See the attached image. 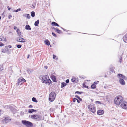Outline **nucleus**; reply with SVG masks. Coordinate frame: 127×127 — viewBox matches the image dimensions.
Here are the masks:
<instances>
[{
  "mask_svg": "<svg viewBox=\"0 0 127 127\" xmlns=\"http://www.w3.org/2000/svg\"><path fill=\"white\" fill-rule=\"evenodd\" d=\"M58 60V58H56V60Z\"/></svg>",
  "mask_w": 127,
  "mask_h": 127,
  "instance_id": "nucleus-57",
  "label": "nucleus"
},
{
  "mask_svg": "<svg viewBox=\"0 0 127 127\" xmlns=\"http://www.w3.org/2000/svg\"><path fill=\"white\" fill-rule=\"evenodd\" d=\"M121 107L125 109H127V103L126 102H123L121 104Z\"/></svg>",
  "mask_w": 127,
  "mask_h": 127,
  "instance_id": "nucleus-10",
  "label": "nucleus"
},
{
  "mask_svg": "<svg viewBox=\"0 0 127 127\" xmlns=\"http://www.w3.org/2000/svg\"><path fill=\"white\" fill-rule=\"evenodd\" d=\"M51 81L49 79H47L44 82H43L44 83H45L46 84H48V85H49L51 83Z\"/></svg>",
  "mask_w": 127,
  "mask_h": 127,
  "instance_id": "nucleus-11",
  "label": "nucleus"
},
{
  "mask_svg": "<svg viewBox=\"0 0 127 127\" xmlns=\"http://www.w3.org/2000/svg\"><path fill=\"white\" fill-rule=\"evenodd\" d=\"M120 62L121 63V59L120 60Z\"/></svg>",
  "mask_w": 127,
  "mask_h": 127,
  "instance_id": "nucleus-56",
  "label": "nucleus"
},
{
  "mask_svg": "<svg viewBox=\"0 0 127 127\" xmlns=\"http://www.w3.org/2000/svg\"><path fill=\"white\" fill-rule=\"evenodd\" d=\"M25 29L28 30H31V29L30 26L29 25H26L25 27Z\"/></svg>",
  "mask_w": 127,
  "mask_h": 127,
  "instance_id": "nucleus-20",
  "label": "nucleus"
},
{
  "mask_svg": "<svg viewBox=\"0 0 127 127\" xmlns=\"http://www.w3.org/2000/svg\"><path fill=\"white\" fill-rule=\"evenodd\" d=\"M23 17H26L27 18L29 19L31 17L29 14H24L23 15Z\"/></svg>",
  "mask_w": 127,
  "mask_h": 127,
  "instance_id": "nucleus-19",
  "label": "nucleus"
},
{
  "mask_svg": "<svg viewBox=\"0 0 127 127\" xmlns=\"http://www.w3.org/2000/svg\"><path fill=\"white\" fill-rule=\"evenodd\" d=\"M16 46L18 48H20L22 47V45L20 44L17 45Z\"/></svg>",
  "mask_w": 127,
  "mask_h": 127,
  "instance_id": "nucleus-34",
  "label": "nucleus"
},
{
  "mask_svg": "<svg viewBox=\"0 0 127 127\" xmlns=\"http://www.w3.org/2000/svg\"><path fill=\"white\" fill-rule=\"evenodd\" d=\"M32 100L33 101L36 102H38V101L34 97H33L32 98Z\"/></svg>",
  "mask_w": 127,
  "mask_h": 127,
  "instance_id": "nucleus-28",
  "label": "nucleus"
},
{
  "mask_svg": "<svg viewBox=\"0 0 127 127\" xmlns=\"http://www.w3.org/2000/svg\"><path fill=\"white\" fill-rule=\"evenodd\" d=\"M26 81V80L22 77L19 78L18 80L17 84L18 85H21L23 83Z\"/></svg>",
  "mask_w": 127,
  "mask_h": 127,
  "instance_id": "nucleus-7",
  "label": "nucleus"
},
{
  "mask_svg": "<svg viewBox=\"0 0 127 127\" xmlns=\"http://www.w3.org/2000/svg\"><path fill=\"white\" fill-rule=\"evenodd\" d=\"M9 109H10L11 110H12L13 109V107L10 105V107H9Z\"/></svg>",
  "mask_w": 127,
  "mask_h": 127,
  "instance_id": "nucleus-36",
  "label": "nucleus"
},
{
  "mask_svg": "<svg viewBox=\"0 0 127 127\" xmlns=\"http://www.w3.org/2000/svg\"><path fill=\"white\" fill-rule=\"evenodd\" d=\"M33 107V106L32 105H30L29 106V108H32Z\"/></svg>",
  "mask_w": 127,
  "mask_h": 127,
  "instance_id": "nucleus-46",
  "label": "nucleus"
},
{
  "mask_svg": "<svg viewBox=\"0 0 127 127\" xmlns=\"http://www.w3.org/2000/svg\"><path fill=\"white\" fill-rule=\"evenodd\" d=\"M16 32L17 33V35L19 37L22 36V33L18 29L16 30Z\"/></svg>",
  "mask_w": 127,
  "mask_h": 127,
  "instance_id": "nucleus-12",
  "label": "nucleus"
},
{
  "mask_svg": "<svg viewBox=\"0 0 127 127\" xmlns=\"http://www.w3.org/2000/svg\"><path fill=\"white\" fill-rule=\"evenodd\" d=\"M51 78L53 80V81L54 82H56V79L55 76L52 75L50 76Z\"/></svg>",
  "mask_w": 127,
  "mask_h": 127,
  "instance_id": "nucleus-15",
  "label": "nucleus"
},
{
  "mask_svg": "<svg viewBox=\"0 0 127 127\" xmlns=\"http://www.w3.org/2000/svg\"><path fill=\"white\" fill-rule=\"evenodd\" d=\"M21 9L20 8H19L17 10H14V11H13V12H17L19 11H21Z\"/></svg>",
  "mask_w": 127,
  "mask_h": 127,
  "instance_id": "nucleus-30",
  "label": "nucleus"
},
{
  "mask_svg": "<svg viewBox=\"0 0 127 127\" xmlns=\"http://www.w3.org/2000/svg\"><path fill=\"white\" fill-rule=\"evenodd\" d=\"M77 102L78 103H80V101L79 100H78L77 99Z\"/></svg>",
  "mask_w": 127,
  "mask_h": 127,
  "instance_id": "nucleus-52",
  "label": "nucleus"
},
{
  "mask_svg": "<svg viewBox=\"0 0 127 127\" xmlns=\"http://www.w3.org/2000/svg\"><path fill=\"white\" fill-rule=\"evenodd\" d=\"M10 107V105H8L5 106H3V107L7 109H9V107Z\"/></svg>",
  "mask_w": 127,
  "mask_h": 127,
  "instance_id": "nucleus-32",
  "label": "nucleus"
},
{
  "mask_svg": "<svg viewBox=\"0 0 127 127\" xmlns=\"http://www.w3.org/2000/svg\"><path fill=\"white\" fill-rule=\"evenodd\" d=\"M45 43L47 45H49L50 44V42L48 40H47L45 41Z\"/></svg>",
  "mask_w": 127,
  "mask_h": 127,
  "instance_id": "nucleus-24",
  "label": "nucleus"
},
{
  "mask_svg": "<svg viewBox=\"0 0 127 127\" xmlns=\"http://www.w3.org/2000/svg\"><path fill=\"white\" fill-rule=\"evenodd\" d=\"M77 99L76 98H74L73 99V102H75L76 100H77Z\"/></svg>",
  "mask_w": 127,
  "mask_h": 127,
  "instance_id": "nucleus-42",
  "label": "nucleus"
},
{
  "mask_svg": "<svg viewBox=\"0 0 127 127\" xmlns=\"http://www.w3.org/2000/svg\"><path fill=\"white\" fill-rule=\"evenodd\" d=\"M71 81L72 82L74 83H77L78 82V80H77V78L74 77H72L71 79Z\"/></svg>",
  "mask_w": 127,
  "mask_h": 127,
  "instance_id": "nucleus-13",
  "label": "nucleus"
},
{
  "mask_svg": "<svg viewBox=\"0 0 127 127\" xmlns=\"http://www.w3.org/2000/svg\"><path fill=\"white\" fill-rule=\"evenodd\" d=\"M54 28H54L53 27V28H52V29H54Z\"/></svg>",
  "mask_w": 127,
  "mask_h": 127,
  "instance_id": "nucleus-59",
  "label": "nucleus"
},
{
  "mask_svg": "<svg viewBox=\"0 0 127 127\" xmlns=\"http://www.w3.org/2000/svg\"><path fill=\"white\" fill-rule=\"evenodd\" d=\"M123 98L121 95L117 96L114 99L115 103L118 105H119L123 101Z\"/></svg>",
  "mask_w": 127,
  "mask_h": 127,
  "instance_id": "nucleus-1",
  "label": "nucleus"
},
{
  "mask_svg": "<svg viewBox=\"0 0 127 127\" xmlns=\"http://www.w3.org/2000/svg\"><path fill=\"white\" fill-rule=\"evenodd\" d=\"M1 66H0V71L1 70H2V69H1Z\"/></svg>",
  "mask_w": 127,
  "mask_h": 127,
  "instance_id": "nucleus-53",
  "label": "nucleus"
},
{
  "mask_svg": "<svg viewBox=\"0 0 127 127\" xmlns=\"http://www.w3.org/2000/svg\"><path fill=\"white\" fill-rule=\"evenodd\" d=\"M12 17V16L11 15H9L8 16V18L9 19H10L11 17Z\"/></svg>",
  "mask_w": 127,
  "mask_h": 127,
  "instance_id": "nucleus-43",
  "label": "nucleus"
},
{
  "mask_svg": "<svg viewBox=\"0 0 127 127\" xmlns=\"http://www.w3.org/2000/svg\"><path fill=\"white\" fill-rule=\"evenodd\" d=\"M29 57V55H28V56L27 57V58H28Z\"/></svg>",
  "mask_w": 127,
  "mask_h": 127,
  "instance_id": "nucleus-58",
  "label": "nucleus"
},
{
  "mask_svg": "<svg viewBox=\"0 0 127 127\" xmlns=\"http://www.w3.org/2000/svg\"><path fill=\"white\" fill-rule=\"evenodd\" d=\"M4 45V44L0 42V46H2Z\"/></svg>",
  "mask_w": 127,
  "mask_h": 127,
  "instance_id": "nucleus-37",
  "label": "nucleus"
},
{
  "mask_svg": "<svg viewBox=\"0 0 127 127\" xmlns=\"http://www.w3.org/2000/svg\"><path fill=\"white\" fill-rule=\"evenodd\" d=\"M11 10L12 11V12H13V11H14V10H13V9H12Z\"/></svg>",
  "mask_w": 127,
  "mask_h": 127,
  "instance_id": "nucleus-55",
  "label": "nucleus"
},
{
  "mask_svg": "<svg viewBox=\"0 0 127 127\" xmlns=\"http://www.w3.org/2000/svg\"><path fill=\"white\" fill-rule=\"evenodd\" d=\"M22 123L24 125H26L28 127H31L32 126V123L26 120L22 121Z\"/></svg>",
  "mask_w": 127,
  "mask_h": 127,
  "instance_id": "nucleus-5",
  "label": "nucleus"
},
{
  "mask_svg": "<svg viewBox=\"0 0 127 127\" xmlns=\"http://www.w3.org/2000/svg\"><path fill=\"white\" fill-rule=\"evenodd\" d=\"M52 34L54 37H56L57 36L56 35L54 32H52Z\"/></svg>",
  "mask_w": 127,
  "mask_h": 127,
  "instance_id": "nucleus-38",
  "label": "nucleus"
},
{
  "mask_svg": "<svg viewBox=\"0 0 127 127\" xmlns=\"http://www.w3.org/2000/svg\"><path fill=\"white\" fill-rule=\"evenodd\" d=\"M1 110L0 109V112H1Z\"/></svg>",
  "mask_w": 127,
  "mask_h": 127,
  "instance_id": "nucleus-60",
  "label": "nucleus"
},
{
  "mask_svg": "<svg viewBox=\"0 0 127 127\" xmlns=\"http://www.w3.org/2000/svg\"><path fill=\"white\" fill-rule=\"evenodd\" d=\"M99 82L98 81H97L96 82H95L94 83V84H98V83Z\"/></svg>",
  "mask_w": 127,
  "mask_h": 127,
  "instance_id": "nucleus-39",
  "label": "nucleus"
},
{
  "mask_svg": "<svg viewBox=\"0 0 127 127\" xmlns=\"http://www.w3.org/2000/svg\"><path fill=\"white\" fill-rule=\"evenodd\" d=\"M66 83H68L69 82V80L68 79H67L66 80Z\"/></svg>",
  "mask_w": 127,
  "mask_h": 127,
  "instance_id": "nucleus-44",
  "label": "nucleus"
},
{
  "mask_svg": "<svg viewBox=\"0 0 127 127\" xmlns=\"http://www.w3.org/2000/svg\"><path fill=\"white\" fill-rule=\"evenodd\" d=\"M82 93V92H79V91H77L75 92V94L77 93L78 94H80Z\"/></svg>",
  "mask_w": 127,
  "mask_h": 127,
  "instance_id": "nucleus-41",
  "label": "nucleus"
},
{
  "mask_svg": "<svg viewBox=\"0 0 127 127\" xmlns=\"http://www.w3.org/2000/svg\"><path fill=\"white\" fill-rule=\"evenodd\" d=\"M17 41L21 42H26V39L21 37H17L16 38Z\"/></svg>",
  "mask_w": 127,
  "mask_h": 127,
  "instance_id": "nucleus-9",
  "label": "nucleus"
},
{
  "mask_svg": "<svg viewBox=\"0 0 127 127\" xmlns=\"http://www.w3.org/2000/svg\"><path fill=\"white\" fill-rule=\"evenodd\" d=\"M53 58L54 59H55L56 58V55H53Z\"/></svg>",
  "mask_w": 127,
  "mask_h": 127,
  "instance_id": "nucleus-45",
  "label": "nucleus"
},
{
  "mask_svg": "<svg viewBox=\"0 0 127 127\" xmlns=\"http://www.w3.org/2000/svg\"><path fill=\"white\" fill-rule=\"evenodd\" d=\"M7 8H8V10H10V9H11V8H10V7H9V6H8L7 7Z\"/></svg>",
  "mask_w": 127,
  "mask_h": 127,
  "instance_id": "nucleus-48",
  "label": "nucleus"
},
{
  "mask_svg": "<svg viewBox=\"0 0 127 127\" xmlns=\"http://www.w3.org/2000/svg\"><path fill=\"white\" fill-rule=\"evenodd\" d=\"M17 28L15 26L14 27V29H15V30H16V29H17Z\"/></svg>",
  "mask_w": 127,
  "mask_h": 127,
  "instance_id": "nucleus-49",
  "label": "nucleus"
},
{
  "mask_svg": "<svg viewBox=\"0 0 127 127\" xmlns=\"http://www.w3.org/2000/svg\"><path fill=\"white\" fill-rule=\"evenodd\" d=\"M118 77L119 78H121L123 79H125V77L123 75L121 74H119L117 75Z\"/></svg>",
  "mask_w": 127,
  "mask_h": 127,
  "instance_id": "nucleus-17",
  "label": "nucleus"
},
{
  "mask_svg": "<svg viewBox=\"0 0 127 127\" xmlns=\"http://www.w3.org/2000/svg\"><path fill=\"white\" fill-rule=\"evenodd\" d=\"M95 103L96 104H101L100 102L99 101H96L95 102Z\"/></svg>",
  "mask_w": 127,
  "mask_h": 127,
  "instance_id": "nucleus-40",
  "label": "nucleus"
},
{
  "mask_svg": "<svg viewBox=\"0 0 127 127\" xmlns=\"http://www.w3.org/2000/svg\"><path fill=\"white\" fill-rule=\"evenodd\" d=\"M11 120V119L10 117L7 116L5 117L4 119L2 120V122L5 123V124H6L10 122Z\"/></svg>",
  "mask_w": 127,
  "mask_h": 127,
  "instance_id": "nucleus-8",
  "label": "nucleus"
},
{
  "mask_svg": "<svg viewBox=\"0 0 127 127\" xmlns=\"http://www.w3.org/2000/svg\"><path fill=\"white\" fill-rule=\"evenodd\" d=\"M35 15V12L34 11H32L31 12V15L32 17H34Z\"/></svg>",
  "mask_w": 127,
  "mask_h": 127,
  "instance_id": "nucleus-29",
  "label": "nucleus"
},
{
  "mask_svg": "<svg viewBox=\"0 0 127 127\" xmlns=\"http://www.w3.org/2000/svg\"><path fill=\"white\" fill-rule=\"evenodd\" d=\"M2 52L5 53V50L2 49V51H1Z\"/></svg>",
  "mask_w": 127,
  "mask_h": 127,
  "instance_id": "nucleus-47",
  "label": "nucleus"
},
{
  "mask_svg": "<svg viewBox=\"0 0 127 127\" xmlns=\"http://www.w3.org/2000/svg\"><path fill=\"white\" fill-rule=\"evenodd\" d=\"M44 68L46 69H47V66H44Z\"/></svg>",
  "mask_w": 127,
  "mask_h": 127,
  "instance_id": "nucleus-50",
  "label": "nucleus"
},
{
  "mask_svg": "<svg viewBox=\"0 0 127 127\" xmlns=\"http://www.w3.org/2000/svg\"><path fill=\"white\" fill-rule=\"evenodd\" d=\"M75 97L78 99L80 101H82V99L80 98L78 96L76 95L75 96Z\"/></svg>",
  "mask_w": 127,
  "mask_h": 127,
  "instance_id": "nucleus-33",
  "label": "nucleus"
},
{
  "mask_svg": "<svg viewBox=\"0 0 127 127\" xmlns=\"http://www.w3.org/2000/svg\"><path fill=\"white\" fill-rule=\"evenodd\" d=\"M103 111L102 110H99L97 111V114L99 115H102L103 114Z\"/></svg>",
  "mask_w": 127,
  "mask_h": 127,
  "instance_id": "nucleus-16",
  "label": "nucleus"
},
{
  "mask_svg": "<svg viewBox=\"0 0 127 127\" xmlns=\"http://www.w3.org/2000/svg\"><path fill=\"white\" fill-rule=\"evenodd\" d=\"M96 86L94 84L92 85L91 86V88L92 89L95 88L96 87Z\"/></svg>",
  "mask_w": 127,
  "mask_h": 127,
  "instance_id": "nucleus-31",
  "label": "nucleus"
},
{
  "mask_svg": "<svg viewBox=\"0 0 127 127\" xmlns=\"http://www.w3.org/2000/svg\"><path fill=\"white\" fill-rule=\"evenodd\" d=\"M88 107L90 111L93 113H94L95 112L96 108L94 104H92L88 105Z\"/></svg>",
  "mask_w": 127,
  "mask_h": 127,
  "instance_id": "nucleus-3",
  "label": "nucleus"
},
{
  "mask_svg": "<svg viewBox=\"0 0 127 127\" xmlns=\"http://www.w3.org/2000/svg\"><path fill=\"white\" fill-rule=\"evenodd\" d=\"M4 39V38L3 37V36H1V37H0V41H2Z\"/></svg>",
  "mask_w": 127,
  "mask_h": 127,
  "instance_id": "nucleus-35",
  "label": "nucleus"
},
{
  "mask_svg": "<svg viewBox=\"0 0 127 127\" xmlns=\"http://www.w3.org/2000/svg\"><path fill=\"white\" fill-rule=\"evenodd\" d=\"M119 82L122 85H124L125 84V82L124 80L122 78L120 79Z\"/></svg>",
  "mask_w": 127,
  "mask_h": 127,
  "instance_id": "nucleus-14",
  "label": "nucleus"
},
{
  "mask_svg": "<svg viewBox=\"0 0 127 127\" xmlns=\"http://www.w3.org/2000/svg\"><path fill=\"white\" fill-rule=\"evenodd\" d=\"M56 94L54 92H51L49 94V100L51 102L53 101L55 99Z\"/></svg>",
  "mask_w": 127,
  "mask_h": 127,
  "instance_id": "nucleus-2",
  "label": "nucleus"
},
{
  "mask_svg": "<svg viewBox=\"0 0 127 127\" xmlns=\"http://www.w3.org/2000/svg\"><path fill=\"white\" fill-rule=\"evenodd\" d=\"M39 78L42 81V82L43 83L46 79H49V77L48 76L42 75L39 76Z\"/></svg>",
  "mask_w": 127,
  "mask_h": 127,
  "instance_id": "nucleus-6",
  "label": "nucleus"
},
{
  "mask_svg": "<svg viewBox=\"0 0 127 127\" xmlns=\"http://www.w3.org/2000/svg\"><path fill=\"white\" fill-rule=\"evenodd\" d=\"M36 111V110L32 109H29L28 110V113H32L33 112H35Z\"/></svg>",
  "mask_w": 127,
  "mask_h": 127,
  "instance_id": "nucleus-18",
  "label": "nucleus"
},
{
  "mask_svg": "<svg viewBox=\"0 0 127 127\" xmlns=\"http://www.w3.org/2000/svg\"><path fill=\"white\" fill-rule=\"evenodd\" d=\"M54 30L55 31L59 33H62V32L61 30L58 29L57 28H54Z\"/></svg>",
  "mask_w": 127,
  "mask_h": 127,
  "instance_id": "nucleus-23",
  "label": "nucleus"
},
{
  "mask_svg": "<svg viewBox=\"0 0 127 127\" xmlns=\"http://www.w3.org/2000/svg\"><path fill=\"white\" fill-rule=\"evenodd\" d=\"M31 118L32 119L35 120L39 121L41 120L40 116L39 115L35 114L31 115Z\"/></svg>",
  "mask_w": 127,
  "mask_h": 127,
  "instance_id": "nucleus-4",
  "label": "nucleus"
},
{
  "mask_svg": "<svg viewBox=\"0 0 127 127\" xmlns=\"http://www.w3.org/2000/svg\"><path fill=\"white\" fill-rule=\"evenodd\" d=\"M8 47L9 48H11V45H9L8 46Z\"/></svg>",
  "mask_w": 127,
  "mask_h": 127,
  "instance_id": "nucleus-51",
  "label": "nucleus"
},
{
  "mask_svg": "<svg viewBox=\"0 0 127 127\" xmlns=\"http://www.w3.org/2000/svg\"><path fill=\"white\" fill-rule=\"evenodd\" d=\"M39 20H38L37 21L35 22L34 24V25L36 26H37L39 23Z\"/></svg>",
  "mask_w": 127,
  "mask_h": 127,
  "instance_id": "nucleus-26",
  "label": "nucleus"
},
{
  "mask_svg": "<svg viewBox=\"0 0 127 127\" xmlns=\"http://www.w3.org/2000/svg\"><path fill=\"white\" fill-rule=\"evenodd\" d=\"M124 41L125 42H127V35H126L124 36L123 38Z\"/></svg>",
  "mask_w": 127,
  "mask_h": 127,
  "instance_id": "nucleus-21",
  "label": "nucleus"
},
{
  "mask_svg": "<svg viewBox=\"0 0 127 127\" xmlns=\"http://www.w3.org/2000/svg\"><path fill=\"white\" fill-rule=\"evenodd\" d=\"M66 83L65 82H62L61 83V88H63L66 85Z\"/></svg>",
  "mask_w": 127,
  "mask_h": 127,
  "instance_id": "nucleus-25",
  "label": "nucleus"
},
{
  "mask_svg": "<svg viewBox=\"0 0 127 127\" xmlns=\"http://www.w3.org/2000/svg\"><path fill=\"white\" fill-rule=\"evenodd\" d=\"M62 28V29L63 30H64V31H65V29H64V28Z\"/></svg>",
  "mask_w": 127,
  "mask_h": 127,
  "instance_id": "nucleus-54",
  "label": "nucleus"
},
{
  "mask_svg": "<svg viewBox=\"0 0 127 127\" xmlns=\"http://www.w3.org/2000/svg\"><path fill=\"white\" fill-rule=\"evenodd\" d=\"M32 71V70L30 69H28L27 70L28 73L29 74H30V73H31Z\"/></svg>",
  "mask_w": 127,
  "mask_h": 127,
  "instance_id": "nucleus-27",
  "label": "nucleus"
},
{
  "mask_svg": "<svg viewBox=\"0 0 127 127\" xmlns=\"http://www.w3.org/2000/svg\"><path fill=\"white\" fill-rule=\"evenodd\" d=\"M51 24L53 26H56L58 27L59 26V25L57 23L55 22H52V23Z\"/></svg>",
  "mask_w": 127,
  "mask_h": 127,
  "instance_id": "nucleus-22",
  "label": "nucleus"
}]
</instances>
